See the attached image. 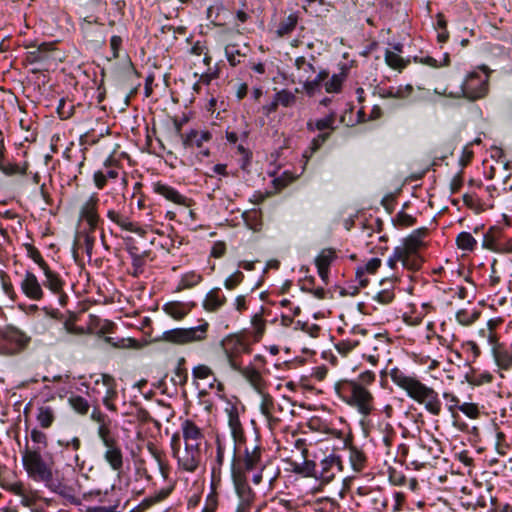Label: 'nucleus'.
I'll use <instances>...</instances> for the list:
<instances>
[{
  "mask_svg": "<svg viewBox=\"0 0 512 512\" xmlns=\"http://www.w3.org/2000/svg\"><path fill=\"white\" fill-rule=\"evenodd\" d=\"M365 502L369 505L371 510L385 512L388 507L389 500L381 491H370L365 495Z\"/></svg>",
  "mask_w": 512,
  "mask_h": 512,
  "instance_id": "31",
  "label": "nucleus"
},
{
  "mask_svg": "<svg viewBox=\"0 0 512 512\" xmlns=\"http://www.w3.org/2000/svg\"><path fill=\"white\" fill-rule=\"evenodd\" d=\"M456 245L460 250L472 252L477 247V241L471 233L463 231L457 235Z\"/></svg>",
  "mask_w": 512,
  "mask_h": 512,
  "instance_id": "45",
  "label": "nucleus"
},
{
  "mask_svg": "<svg viewBox=\"0 0 512 512\" xmlns=\"http://www.w3.org/2000/svg\"><path fill=\"white\" fill-rule=\"evenodd\" d=\"M491 353L496 365L502 370L512 368V343L496 344L492 347Z\"/></svg>",
  "mask_w": 512,
  "mask_h": 512,
  "instance_id": "21",
  "label": "nucleus"
},
{
  "mask_svg": "<svg viewBox=\"0 0 512 512\" xmlns=\"http://www.w3.org/2000/svg\"><path fill=\"white\" fill-rule=\"evenodd\" d=\"M244 278V273L240 270H236L231 275L225 278L223 285L227 290L232 291L243 282Z\"/></svg>",
  "mask_w": 512,
  "mask_h": 512,
  "instance_id": "53",
  "label": "nucleus"
},
{
  "mask_svg": "<svg viewBox=\"0 0 512 512\" xmlns=\"http://www.w3.org/2000/svg\"><path fill=\"white\" fill-rule=\"evenodd\" d=\"M173 489H174L173 486L162 488L159 491H157L155 494H153L147 498L149 499V501L151 502V505L153 506L157 503L164 501L166 498H168L169 495L172 493Z\"/></svg>",
  "mask_w": 512,
  "mask_h": 512,
  "instance_id": "63",
  "label": "nucleus"
},
{
  "mask_svg": "<svg viewBox=\"0 0 512 512\" xmlns=\"http://www.w3.org/2000/svg\"><path fill=\"white\" fill-rule=\"evenodd\" d=\"M181 139L184 148H198L200 149V154L202 156L208 157L210 155L209 149H202L204 142H209L212 139V134L210 131H198L192 129L186 134H181Z\"/></svg>",
  "mask_w": 512,
  "mask_h": 512,
  "instance_id": "17",
  "label": "nucleus"
},
{
  "mask_svg": "<svg viewBox=\"0 0 512 512\" xmlns=\"http://www.w3.org/2000/svg\"><path fill=\"white\" fill-rule=\"evenodd\" d=\"M394 222L401 227H411L416 224L417 219L401 210L397 213Z\"/></svg>",
  "mask_w": 512,
  "mask_h": 512,
  "instance_id": "59",
  "label": "nucleus"
},
{
  "mask_svg": "<svg viewBox=\"0 0 512 512\" xmlns=\"http://www.w3.org/2000/svg\"><path fill=\"white\" fill-rule=\"evenodd\" d=\"M200 458V456H196L194 453L185 451L183 456L179 455L176 459L181 469L187 472H194L199 466Z\"/></svg>",
  "mask_w": 512,
  "mask_h": 512,
  "instance_id": "38",
  "label": "nucleus"
},
{
  "mask_svg": "<svg viewBox=\"0 0 512 512\" xmlns=\"http://www.w3.org/2000/svg\"><path fill=\"white\" fill-rule=\"evenodd\" d=\"M99 440L104 447V461L111 470L121 472L124 465V456L118 434L114 432L99 438Z\"/></svg>",
  "mask_w": 512,
  "mask_h": 512,
  "instance_id": "9",
  "label": "nucleus"
},
{
  "mask_svg": "<svg viewBox=\"0 0 512 512\" xmlns=\"http://www.w3.org/2000/svg\"><path fill=\"white\" fill-rule=\"evenodd\" d=\"M42 271L45 276L42 286L48 288L53 294L62 292L65 282L61 278L60 274L53 271L49 265L43 267Z\"/></svg>",
  "mask_w": 512,
  "mask_h": 512,
  "instance_id": "27",
  "label": "nucleus"
},
{
  "mask_svg": "<svg viewBox=\"0 0 512 512\" xmlns=\"http://www.w3.org/2000/svg\"><path fill=\"white\" fill-rule=\"evenodd\" d=\"M256 440L258 443L251 448L247 444L243 447L233 448L230 473L248 475V473L262 466L265 449L260 443V435L258 433L256 434Z\"/></svg>",
  "mask_w": 512,
  "mask_h": 512,
  "instance_id": "3",
  "label": "nucleus"
},
{
  "mask_svg": "<svg viewBox=\"0 0 512 512\" xmlns=\"http://www.w3.org/2000/svg\"><path fill=\"white\" fill-rule=\"evenodd\" d=\"M209 327V323L202 319L201 323L195 327L166 330L160 339L176 345L202 342L207 338Z\"/></svg>",
  "mask_w": 512,
  "mask_h": 512,
  "instance_id": "6",
  "label": "nucleus"
},
{
  "mask_svg": "<svg viewBox=\"0 0 512 512\" xmlns=\"http://www.w3.org/2000/svg\"><path fill=\"white\" fill-rule=\"evenodd\" d=\"M227 302L226 296L220 287L212 288L205 296L202 307L207 312H217Z\"/></svg>",
  "mask_w": 512,
  "mask_h": 512,
  "instance_id": "23",
  "label": "nucleus"
},
{
  "mask_svg": "<svg viewBox=\"0 0 512 512\" xmlns=\"http://www.w3.org/2000/svg\"><path fill=\"white\" fill-rule=\"evenodd\" d=\"M232 370L242 375L258 393H261L263 378L256 368L253 366L243 367L240 363V369Z\"/></svg>",
  "mask_w": 512,
  "mask_h": 512,
  "instance_id": "29",
  "label": "nucleus"
},
{
  "mask_svg": "<svg viewBox=\"0 0 512 512\" xmlns=\"http://www.w3.org/2000/svg\"><path fill=\"white\" fill-rule=\"evenodd\" d=\"M85 500H97L104 507H112L111 509L120 511L119 507L121 504V498L119 493L115 490V487L112 486L110 490H91L83 495ZM128 501L123 506V511L126 508Z\"/></svg>",
  "mask_w": 512,
  "mask_h": 512,
  "instance_id": "13",
  "label": "nucleus"
},
{
  "mask_svg": "<svg viewBox=\"0 0 512 512\" xmlns=\"http://www.w3.org/2000/svg\"><path fill=\"white\" fill-rule=\"evenodd\" d=\"M465 379L470 385L481 386L483 384L491 383L493 381L494 377L488 371H484L480 374H476L475 369L470 367V372L466 373Z\"/></svg>",
  "mask_w": 512,
  "mask_h": 512,
  "instance_id": "41",
  "label": "nucleus"
},
{
  "mask_svg": "<svg viewBox=\"0 0 512 512\" xmlns=\"http://www.w3.org/2000/svg\"><path fill=\"white\" fill-rule=\"evenodd\" d=\"M163 311L175 320L184 319L191 311L187 303L180 301H170L163 305Z\"/></svg>",
  "mask_w": 512,
  "mask_h": 512,
  "instance_id": "28",
  "label": "nucleus"
},
{
  "mask_svg": "<svg viewBox=\"0 0 512 512\" xmlns=\"http://www.w3.org/2000/svg\"><path fill=\"white\" fill-rule=\"evenodd\" d=\"M31 342V337L21 329L8 325L0 330V354L16 355L25 350Z\"/></svg>",
  "mask_w": 512,
  "mask_h": 512,
  "instance_id": "7",
  "label": "nucleus"
},
{
  "mask_svg": "<svg viewBox=\"0 0 512 512\" xmlns=\"http://www.w3.org/2000/svg\"><path fill=\"white\" fill-rule=\"evenodd\" d=\"M46 486L53 492L59 494L66 500H68L72 504H79L78 498L74 494V489L71 486L63 483L59 479H55L53 475L51 476V480L45 482Z\"/></svg>",
  "mask_w": 512,
  "mask_h": 512,
  "instance_id": "25",
  "label": "nucleus"
},
{
  "mask_svg": "<svg viewBox=\"0 0 512 512\" xmlns=\"http://www.w3.org/2000/svg\"><path fill=\"white\" fill-rule=\"evenodd\" d=\"M203 277L201 274L195 271H189L181 276V279L176 287V292H180L185 289H191L202 282Z\"/></svg>",
  "mask_w": 512,
  "mask_h": 512,
  "instance_id": "37",
  "label": "nucleus"
},
{
  "mask_svg": "<svg viewBox=\"0 0 512 512\" xmlns=\"http://www.w3.org/2000/svg\"><path fill=\"white\" fill-rule=\"evenodd\" d=\"M151 188L155 194L162 196L169 202L187 208L191 206V199L182 195L176 188L166 183L161 181L153 182Z\"/></svg>",
  "mask_w": 512,
  "mask_h": 512,
  "instance_id": "14",
  "label": "nucleus"
},
{
  "mask_svg": "<svg viewBox=\"0 0 512 512\" xmlns=\"http://www.w3.org/2000/svg\"><path fill=\"white\" fill-rule=\"evenodd\" d=\"M481 70L484 74L470 72L461 83L459 91L450 92L449 98H465L472 102L485 98L489 93L490 69L482 66Z\"/></svg>",
  "mask_w": 512,
  "mask_h": 512,
  "instance_id": "4",
  "label": "nucleus"
},
{
  "mask_svg": "<svg viewBox=\"0 0 512 512\" xmlns=\"http://www.w3.org/2000/svg\"><path fill=\"white\" fill-rule=\"evenodd\" d=\"M427 227H420L413 230L404 240L400 249L405 252L415 253L424 245L423 238L428 235Z\"/></svg>",
  "mask_w": 512,
  "mask_h": 512,
  "instance_id": "22",
  "label": "nucleus"
},
{
  "mask_svg": "<svg viewBox=\"0 0 512 512\" xmlns=\"http://www.w3.org/2000/svg\"><path fill=\"white\" fill-rule=\"evenodd\" d=\"M225 360L231 369H240V350H243V337L238 333L226 335L219 343Z\"/></svg>",
  "mask_w": 512,
  "mask_h": 512,
  "instance_id": "11",
  "label": "nucleus"
},
{
  "mask_svg": "<svg viewBox=\"0 0 512 512\" xmlns=\"http://www.w3.org/2000/svg\"><path fill=\"white\" fill-rule=\"evenodd\" d=\"M391 379L395 385L405 390L407 395L420 404L432 415H439L441 402L437 392L423 384L417 378L406 375L402 370L395 367L390 372Z\"/></svg>",
  "mask_w": 512,
  "mask_h": 512,
  "instance_id": "1",
  "label": "nucleus"
},
{
  "mask_svg": "<svg viewBox=\"0 0 512 512\" xmlns=\"http://www.w3.org/2000/svg\"><path fill=\"white\" fill-rule=\"evenodd\" d=\"M337 437L342 438L343 448L349 452V462L355 472H362L367 466V456L363 449L353 444V435L350 433L343 436L341 431H337Z\"/></svg>",
  "mask_w": 512,
  "mask_h": 512,
  "instance_id": "12",
  "label": "nucleus"
},
{
  "mask_svg": "<svg viewBox=\"0 0 512 512\" xmlns=\"http://www.w3.org/2000/svg\"><path fill=\"white\" fill-rule=\"evenodd\" d=\"M22 463L33 480L44 483L51 480L53 473L41 456V447L29 449L27 439L25 450L22 452Z\"/></svg>",
  "mask_w": 512,
  "mask_h": 512,
  "instance_id": "5",
  "label": "nucleus"
},
{
  "mask_svg": "<svg viewBox=\"0 0 512 512\" xmlns=\"http://www.w3.org/2000/svg\"><path fill=\"white\" fill-rule=\"evenodd\" d=\"M182 432L185 442L200 441L204 437L202 430L190 419L182 423Z\"/></svg>",
  "mask_w": 512,
  "mask_h": 512,
  "instance_id": "36",
  "label": "nucleus"
},
{
  "mask_svg": "<svg viewBox=\"0 0 512 512\" xmlns=\"http://www.w3.org/2000/svg\"><path fill=\"white\" fill-rule=\"evenodd\" d=\"M71 408L80 415H87L90 409L89 402L80 395H72L68 398Z\"/></svg>",
  "mask_w": 512,
  "mask_h": 512,
  "instance_id": "47",
  "label": "nucleus"
},
{
  "mask_svg": "<svg viewBox=\"0 0 512 512\" xmlns=\"http://www.w3.org/2000/svg\"><path fill=\"white\" fill-rule=\"evenodd\" d=\"M336 121V113L330 112L323 118L317 119L314 121V128H317L318 131L323 132L324 130L330 129L334 130V124Z\"/></svg>",
  "mask_w": 512,
  "mask_h": 512,
  "instance_id": "50",
  "label": "nucleus"
},
{
  "mask_svg": "<svg viewBox=\"0 0 512 512\" xmlns=\"http://www.w3.org/2000/svg\"><path fill=\"white\" fill-rule=\"evenodd\" d=\"M274 97L276 98L279 106L285 108L292 107L296 103L295 93L289 91L288 89H282L276 92Z\"/></svg>",
  "mask_w": 512,
  "mask_h": 512,
  "instance_id": "49",
  "label": "nucleus"
},
{
  "mask_svg": "<svg viewBox=\"0 0 512 512\" xmlns=\"http://www.w3.org/2000/svg\"><path fill=\"white\" fill-rule=\"evenodd\" d=\"M216 456L211 466L212 477H220L225 459L226 446L219 436L216 437Z\"/></svg>",
  "mask_w": 512,
  "mask_h": 512,
  "instance_id": "32",
  "label": "nucleus"
},
{
  "mask_svg": "<svg viewBox=\"0 0 512 512\" xmlns=\"http://www.w3.org/2000/svg\"><path fill=\"white\" fill-rule=\"evenodd\" d=\"M104 167H105V171H104V175H106V178H110V179H116L119 175V172H118V161L116 159H114L112 156H109L105 161H104Z\"/></svg>",
  "mask_w": 512,
  "mask_h": 512,
  "instance_id": "56",
  "label": "nucleus"
},
{
  "mask_svg": "<svg viewBox=\"0 0 512 512\" xmlns=\"http://www.w3.org/2000/svg\"><path fill=\"white\" fill-rule=\"evenodd\" d=\"M21 292L32 301H41L44 298V291L42 284L39 282L37 276L27 270L20 281Z\"/></svg>",
  "mask_w": 512,
  "mask_h": 512,
  "instance_id": "16",
  "label": "nucleus"
},
{
  "mask_svg": "<svg viewBox=\"0 0 512 512\" xmlns=\"http://www.w3.org/2000/svg\"><path fill=\"white\" fill-rule=\"evenodd\" d=\"M99 197L97 193H92L87 201L80 208V218L85 220L92 232L98 228L102 222L98 214Z\"/></svg>",
  "mask_w": 512,
  "mask_h": 512,
  "instance_id": "15",
  "label": "nucleus"
},
{
  "mask_svg": "<svg viewBox=\"0 0 512 512\" xmlns=\"http://www.w3.org/2000/svg\"><path fill=\"white\" fill-rule=\"evenodd\" d=\"M503 235L502 228L499 226H491L483 235L482 247L490 251L496 252Z\"/></svg>",
  "mask_w": 512,
  "mask_h": 512,
  "instance_id": "30",
  "label": "nucleus"
},
{
  "mask_svg": "<svg viewBox=\"0 0 512 512\" xmlns=\"http://www.w3.org/2000/svg\"><path fill=\"white\" fill-rule=\"evenodd\" d=\"M385 63L392 69L402 71L405 69L409 63V59H404L401 56H399L397 53L392 52L390 50H386L385 55Z\"/></svg>",
  "mask_w": 512,
  "mask_h": 512,
  "instance_id": "42",
  "label": "nucleus"
},
{
  "mask_svg": "<svg viewBox=\"0 0 512 512\" xmlns=\"http://www.w3.org/2000/svg\"><path fill=\"white\" fill-rule=\"evenodd\" d=\"M228 426L234 443L233 448L245 446L247 444V437L235 407L228 410Z\"/></svg>",
  "mask_w": 512,
  "mask_h": 512,
  "instance_id": "19",
  "label": "nucleus"
},
{
  "mask_svg": "<svg viewBox=\"0 0 512 512\" xmlns=\"http://www.w3.org/2000/svg\"><path fill=\"white\" fill-rule=\"evenodd\" d=\"M238 503L235 512H251L256 501V492L248 482V475L230 473Z\"/></svg>",
  "mask_w": 512,
  "mask_h": 512,
  "instance_id": "8",
  "label": "nucleus"
},
{
  "mask_svg": "<svg viewBox=\"0 0 512 512\" xmlns=\"http://www.w3.org/2000/svg\"><path fill=\"white\" fill-rule=\"evenodd\" d=\"M36 418L42 428H50L55 421V411L51 406L42 405L38 408Z\"/></svg>",
  "mask_w": 512,
  "mask_h": 512,
  "instance_id": "39",
  "label": "nucleus"
},
{
  "mask_svg": "<svg viewBox=\"0 0 512 512\" xmlns=\"http://www.w3.org/2000/svg\"><path fill=\"white\" fill-rule=\"evenodd\" d=\"M347 76H348V68L346 65H343L340 73L333 74L332 77L325 82V84H324L325 91L327 93L341 92L343 83L346 80Z\"/></svg>",
  "mask_w": 512,
  "mask_h": 512,
  "instance_id": "33",
  "label": "nucleus"
},
{
  "mask_svg": "<svg viewBox=\"0 0 512 512\" xmlns=\"http://www.w3.org/2000/svg\"><path fill=\"white\" fill-rule=\"evenodd\" d=\"M320 471H318V478L322 482L329 483L335 477V471L343 470V462L339 455L330 454L320 462Z\"/></svg>",
  "mask_w": 512,
  "mask_h": 512,
  "instance_id": "18",
  "label": "nucleus"
},
{
  "mask_svg": "<svg viewBox=\"0 0 512 512\" xmlns=\"http://www.w3.org/2000/svg\"><path fill=\"white\" fill-rule=\"evenodd\" d=\"M331 132H322L314 137L309 147L304 151L303 157L309 159L314 153L321 149L323 144L330 138Z\"/></svg>",
  "mask_w": 512,
  "mask_h": 512,
  "instance_id": "44",
  "label": "nucleus"
},
{
  "mask_svg": "<svg viewBox=\"0 0 512 512\" xmlns=\"http://www.w3.org/2000/svg\"><path fill=\"white\" fill-rule=\"evenodd\" d=\"M0 282L2 290L5 293V295H7L12 301H15L18 296L17 293L15 292L11 279L7 273H0Z\"/></svg>",
  "mask_w": 512,
  "mask_h": 512,
  "instance_id": "54",
  "label": "nucleus"
},
{
  "mask_svg": "<svg viewBox=\"0 0 512 512\" xmlns=\"http://www.w3.org/2000/svg\"><path fill=\"white\" fill-rule=\"evenodd\" d=\"M33 50H29L25 55V61L29 64H37L39 67L32 70V73H37L42 70H48L49 66L55 60L53 52L55 46L53 42H42L39 45L29 46Z\"/></svg>",
  "mask_w": 512,
  "mask_h": 512,
  "instance_id": "10",
  "label": "nucleus"
},
{
  "mask_svg": "<svg viewBox=\"0 0 512 512\" xmlns=\"http://www.w3.org/2000/svg\"><path fill=\"white\" fill-rule=\"evenodd\" d=\"M23 247L26 251L27 257L33 260L41 270L43 269V267L48 266V263L44 260L41 252L33 244L24 243Z\"/></svg>",
  "mask_w": 512,
  "mask_h": 512,
  "instance_id": "48",
  "label": "nucleus"
},
{
  "mask_svg": "<svg viewBox=\"0 0 512 512\" xmlns=\"http://www.w3.org/2000/svg\"><path fill=\"white\" fill-rule=\"evenodd\" d=\"M337 252L332 247L322 249L314 260L317 269L330 268L331 264L336 260Z\"/></svg>",
  "mask_w": 512,
  "mask_h": 512,
  "instance_id": "35",
  "label": "nucleus"
},
{
  "mask_svg": "<svg viewBox=\"0 0 512 512\" xmlns=\"http://www.w3.org/2000/svg\"><path fill=\"white\" fill-rule=\"evenodd\" d=\"M107 217L114 222L116 225H118L121 229L129 232H137L138 229L136 225L129 220L128 217L119 214L115 210H109L107 212Z\"/></svg>",
  "mask_w": 512,
  "mask_h": 512,
  "instance_id": "40",
  "label": "nucleus"
},
{
  "mask_svg": "<svg viewBox=\"0 0 512 512\" xmlns=\"http://www.w3.org/2000/svg\"><path fill=\"white\" fill-rule=\"evenodd\" d=\"M298 23V17L295 14H290L285 19H283L276 30V33L279 37H284L286 35L291 34L294 29L296 28V25Z\"/></svg>",
  "mask_w": 512,
  "mask_h": 512,
  "instance_id": "46",
  "label": "nucleus"
},
{
  "mask_svg": "<svg viewBox=\"0 0 512 512\" xmlns=\"http://www.w3.org/2000/svg\"><path fill=\"white\" fill-rule=\"evenodd\" d=\"M192 375L194 379L203 380L213 375V371L209 366L199 364L192 369Z\"/></svg>",
  "mask_w": 512,
  "mask_h": 512,
  "instance_id": "62",
  "label": "nucleus"
},
{
  "mask_svg": "<svg viewBox=\"0 0 512 512\" xmlns=\"http://www.w3.org/2000/svg\"><path fill=\"white\" fill-rule=\"evenodd\" d=\"M56 110L61 119H69L74 114V105L65 98H61Z\"/></svg>",
  "mask_w": 512,
  "mask_h": 512,
  "instance_id": "55",
  "label": "nucleus"
},
{
  "mask_svg": "<svg viewBox=\"0 0 512 512\" xmlns=\"http://www.w3.org/2000/svg\"><path fill=\"white\" fill-rule=\"evenodd\" d=\"M296 448L302 449V455L305 459L303 463H292V472L303 477L318 478L317 465L312 460H307L308 450L304 447V440L298 439L295 443Z\"/></svg>",
  "mask_w": 512,
  "mask_h": 512,
  "instance_id": "20",
  "label": "nucleus"
},
{
  "mask_svg": "<svg viewBox=\"0 0 512 512\" xmlns=\"http://www.w3.org/2000/svg\"><path fill=\"white\" fill-rule=\"evenodd\" d=\"M81 239L83 240L86 254L89 258H91L93 247L95 244L94 232L88 229L77 233L76 239L72 246V255L76 263H78V241Z\"/></svg>",
  "mask_w": 512,
  "mask_h": 512,
  "instance_id": "26",
  "label": "nucleus"
},
{
  "mask_svg": "<svg viewBox=\"0 0 512 512\" xmlns=\"http://www.w3.org/2000/svg\"><path fill=\"white\" fill-rule=\"evenodd\" d=\"M260 394L262 396L260 403V411L264 416L270 417L272 410L274 409L273 397L269 393H263L262 391Z\"/></svg>",
  "mask_w": 512,
  "mask_h": 512,
  "instance_id": "57",
  "label": "nucleus"
},
{
  "mask_svg": "<svg viewBox=\"0 0 512 512\" xmlns=\"http://www.w3.org/2000/svg\"><path fill=\"white\" fill-rule=\"evenodd\" d=\"M328 77L329 72L327 70H321L313 80H306L303 85L306 94L312 97L321 92L322 83L326 81Z\"/></svg>",
  "mask_w": 512,
  "mask_h": 512,
  "instance_id": "34",
  "label": "nucleus"
},
{
  "mask_svg": "<svg viewBox=\"0 0 512 512\" xmlns=\"http://www.w3.org/2000/svg\"><path fill=\"white\" fill-rule=\"evenodd\" d=\"M424 262L423 257L419 252L410 253L405 252L402 259V265L405 269L410 271H418L421 269Z\"/></svg>",
  "mask_w": 512,
  "mask_h": 512,
  "instance_id": "43",
  "label": "nucleus"
},
{
  "mask_svg": "<svg viewBox=\"0 0 512 512\" xmlns=\"http://www.w3.org/2000/svg\"><path fill=\"white\" fill-rule=\"evenodd\" d=\"M359 345V340L344 339L335 344V349L340 355L345 357Z\"/></svg>",
  "mask_w": 512,
  "mask_h": 512,
  "instance_id": "52",
  "label": "nucleus"
},
{
  "mask_svg": "<svg viewBox=\"0 0 512 512\" xmlns=\"http://www.w3.org/2000/svg\"><path fill=\"white\" fill-rule=\"evenodd\" d=\"M337 396L347 405L356 408L363 416H369L374 407L372 393L355 380L340 379L334 385Z\"/></svg>",
  "mask_w": 512,
  "mask_h": 512,
  "instance_id": "2",
  "label": "nucleus"
},
{
  "mask_svg": "<svg viewBox=\"0 0 512 512\" xmlns=\"http://www.w3.org/2000/svg\"><path fill=\"white\" fill-rule=\"evenodd\" d=\"M458 410H460L470 419H477L480 416L478 405L475 403L465 402L458 406Z\"/></svg>",
  "mask_w": 512,
  "mask_h": 512,
  "instance_id": "60",
  "label": "nucleus"
},
{
  "mask_svg": "<svg viewBox=\"0 0 512 512\" xmlns=\"http://www.w3.org/2000/svg\"><path fill=\"white\" fill-rule=\"evenodd\" d=\"M0 172L5 176L11 177L19 175L23 170H20L19 164L8 162L7 156H5V159L0 163Z\"/></svg>",
  "mask_w": 512,
  "mask_h": 512,
  "instance_id": "58",
  "label": "nucleus"
},
{
  "mask_svg": "<svg viewBox=\"0 0 512 512\" xmlns=\"http://www.w3.org/2000/svg\"><path fill=\"white\" fill-rule=\"evenodd\" d=\"M90 419L97 423V437L102 438L105 435L114 433V431L111 428L112 420L111 418L101 411V409L98 406H94L92 409V412L90 414Z\"/></svg>",
  "mask_w": 512,
  "mask_h": 512,
  "instance_id": "24",
  "label": "nucleus"
},
{
  "mask_svg": "<svg viewBox=\"0 0 512 512\" xmlns=\"http://www.w3.org/2000/svg\"><path fill=\"white\" fill-rule=\"evenodd\" d=\"M395 298V294L392 289H383L376 293L373 300L382 305L390 304Z\"/></svg>",
  "mask_w": 512,
  "mask_h": 512,
  "instance_id": "61",
  "label": "nucleus"
},
{
  "mask_svg": "<svg viewBox=\"0 0 512 512\" xmlns=\"http://www.w3.org/2000/svg\"><path fill=\"white\" fill-rule=\"evenodd\" d=\"M225 55H226L227 61L233 67L240 64V59H238V57L245 56V54L241 53V51L238 49L237 44H228L225 47Z\"/></svg>",
  "mask_w": 512,
  "mask_h": 512,
  "instance_id": "51",
  "label": "nucleus"
},
{
  "mask_svg": "<svg viewBox=\"0 0 512 512\" xmlns=\"http://www.w3.org/2000/svg\"><path fill=\"white\" fill-rule=\"evenodd\" d=\"M117 398V391L115 387H109L106 391V395L103 398V404L109 409L110 411H116L117 407L113 403V401Z\"/></svg>",
  "mask_w": 512,
  "mask_h": 512,
  "instance_id": "64",
  "label": "nucleus"
}]
</instances>
